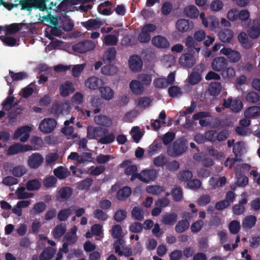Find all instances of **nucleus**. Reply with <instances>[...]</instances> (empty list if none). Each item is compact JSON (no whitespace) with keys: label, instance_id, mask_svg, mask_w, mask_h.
Returning <instances> with one entry per match:
<instances>
[{"label":"nucleus","instance_id":"nucleus-1","mask_svg":"<svg viewBox=\"0 0 260 260\" xmlns=\"http://www.w3.org/2000/svg\"><path fill=\"white\" fill-rule=\"evenodd\" d=\"M188 148V142L184 138L176 139L172 145L168 146L167 152L170 156L175 157L182 155Z\"/></svg>","mask_w":260,"mask_h":260},{"label":"nucleus","instance_id":"nucleus-2","mask_svg":"<svg viewBox=\"0 0 260 260\" xmlns=\"http://www.w3.org/2000/svg\"><path fill=\"white\" fill-rule=\"evenodd\" d=\"M157 172L153 169H148L142 171L140 174H136L132 180L138 178L140 181L144 183H148L149 181H154L157 176Z\"/></svg>","mask_w":260,"mask_h":260},{"label":"nucleus","instance_id":"nucleus-3","mask_svg":"<svg viewBox=\"0 0 260 260\" xmlns=\"http://www.w3.org/2000/svg\"><path fill=\"white\" fill-rule=\"evenodd\" d=\"M95 46L92 41L84 40L73 45L72 49L75 52L82 54L93 50Z\"/></svg>","mask_w":260,"mask_h":260},{"label":"nucleus","instance_id":"nucleus-4","mask_svg":"<svg viewBox=\"0 0 260 260\" xmlns=\"http://www.w3.org/2000/svg\"><path fill=\"white\" fill-rule=\"evenodd\" d=\"M25 21H23L21 23H12L6 27V35H12L15 34L21 30V29L25 26V28L29 31L32 32L34 29V27L31 23H26Z\"/></svg>","mask_w":260,"mask_h":260},{"label":"nucleus","instance_id":"nucleus-5","mask_svg":"<svg viewBox=\"0 0 260 260\" xmlns=\"http://www.w3.org/2000/svg\"><path fill=\"white\" fill-rule=\"evenodd\" d=\"M21 6V10H26L28 11L32 10V8L38 9L40 11H44L40 0H19L18 6Z\"/></svg>","mask_w":260,"mask_h":260},{"label":"nucleus","instance_id":"nucleus-6","mask_svg":"<svg viewBox=\"0 0 260 260\" xmlns=\"http://www.w3.org/2000/svg\"><path fill=\"white\" fill-rule=\"evenodd\" d=\"M57 122L55 119L48 118L43 119L40 123L39 129L45 134L51 133L56 127Z\"/></svg>","mask_w":260,"mask_h":260},{"label":"nucleus","instance_id":"nucleus-7","mask_svg":"<svg viewBox=\"0 0 260 260\" xmlns=\"http://www.w3.org/2000/svg\"><path fill=\"white\" fill-rule=\"evenodd\" d=\"M220 52L225 55L229 61L232 63L238 62L241 58L240 53L232 48L223 47L220 50Z\"/></svg>","mask_w":260,"mask_h":260},{"label":"nucleus","instance_id":"nucleus-8","mask_svg":"<svg viewBox=\"0 0 260 260\" xmlns=\"http://www.w3.org/2000/svg\"><path fill=\"white\" fill-rule=\"evenodd\" d=\"M193 53L188 52L182 54L179 58V64L184 68H191L196 63V58Z\"/></svg>","mask_w":260,"mask_h":260},{"label":"nucleus","instance_id":"nucleus-9","mask_svg":"<svg viewBox=\"0 0 260 260\" xmlns=\"http://www.w3.org/2000/svg\"><path fill=\"white\" fill-rule=\"evenodd\" d=\"M44 160L42 154L39 153H34L28 157L27 162L30 168L37 169L42 165Z\"/></svg>","mask_w":260,"mask_h":260},{"label":"nucleus","instance_id":"nucleus-10","mask_svg":"<svg viewBox=\"0 0 260 260\" xmlns=\"http://www.w3.org/2000/svg\"><path fill=\"white\" fill-rule=\"evenodd\" d=\"M94 1L95 0H70V4L74 6L80 5L77 10L82 12H86L92 8L89 3Z\"/></svg>","mask_w":260,"mask_h":260},{"label":"nucleus","instance_id":"nucleus-11","mask_svg":"<svg viewBox=\"0 0 260 260\" xmlns=\"http://www.w3.org/2000/svg\"><path fill=\"white\" fill-rule=\"evenodd\" d=\"M128 63L130 69L134 72L140 71L143 66L141 57L137 55H133L130 56Z\"/></svg>","mask_w":260,"mask_h":260},{"label":"nucleus","instance_id":"nucleus-12","mask_svg":"<svg viewBox=\"0 0 260 260\" xmlns=\"http://www.w3.org/2000/svg\"><path fill=\"white\" fill-rule=\"evenodd\" d=\"M152 44L158 48L166 49L169 47L170 43L167 39L160 35H157L152 38Z\"/></svg>","mask_w":260,"mask_h":260},{"label":"nucleus","instance_id":"nucleus-13","mask_svg":"<svg viewBox=\"0 0 260 260\" xmlns=\"http://www.w3.org/2000/svg\"><path fill=\"white\" fill-rule=\"evenodd\" d=\"M73 193L72 188L68 186L62 187L59 189L56 195V200L59 202H63L68 199Z\"/></svg>","mask_w":260,"mask_h":260},{"label":"nucleus","instance_id":"nucleus-14","mask_svg":"<svg viewBox=\"0 0 260 260\" xmlns=\"http://www.w3.org/2000/svg\"><path fill=\"white\" fill-rule=\"evenodd\" d=\"M185 45L187 51L189 52L194 53L196 52L199 53L201 50V48L198 46V43L191 36H188L186 38Z\"/></svg>","mask_w":260,"mask_h":260},{"label":"nucleus","instance_id":"nucleus-15","mask_svg":"<svg viewBox=\"0 0 260 260\" xmlns=\"http://www.w3.org/2000/svg\"><path fill=\"white\" fill-rule=\"evenodd\" d=\"M176 24L177 30L181 32H185L191 29L194 26L191 21L184 19L177 20Z\"/></svg>","mask_w":260,"mask_h":260},{"label":"nucleus","instance_id":"nucleus-16","mask_svg":"<svg viewBox=\"0 0 260 260\" xmlns=\"http://www.w3.org/2000/svg\"><path fill=\"white\" fill-rule=\"evenodd\" d=\"M81 25L87 30L97 29L103 25L100 18L90 19L86 21L82 22Z\"/></svg>","mask_w":260,"mask_h":260},{"label":"nucleus","instance_id":"nucleus-17","mask_svg":"<svg viewBox=\"0 0 260 260\" xmlns=\"http://www.w3.org/2000/svg\"><path fill=\"white\" fill-rule=\"evenodd\" d=\"M227 63L228 62L224 57H216L212 61V68L215 71H222L226 68Z\"/></svg>","mask_w":260,"mask_h":260},{"label":"nucleus","instance_id":"nucleus-18","mask_svg":"<svg viewBox=\"0 0 260 260\" xmlns=\"http://www.w3.org/2000/svg\"><path fill=\"white\" fill-rule=\"evenodd\" d=\"M74 91L75 88L70 81H65L59 87L60 94L63 97L68 96L70 94L73 93Z\"/></svg>","mask_w":260,"mask_h":260},{"label":"nucleus","instance_id":"nucleus-19","mask_svg":"<svg viewBox=\"0 0 260 260\" xmlns=\"http://www.w3.org/2000/svg\"><path fill=\"white\" fill-rule=\"evenodd\" d=\"M129 88L132 92L137 95L142 94L144 91V86L138 80H133L131 81Z\"/></svg>","mask_w":260,"mask_h":260},{"label":"nucleus","instance_id":"nucleus-20","mask_svg":"<svg viewBox=\"0 0 260 260\" xmlns=\"http://www.w3.org/2000/svg\"><path fill=\"white\" fill-rule=\"evenodd\" d=\"M233 31L228 28L222 29L218 33L220 40L223 43L230 42L233 38Z\"/></svg>","mask_w":260,"mask_h":260},{"label":"nucleus","instance_id":"nucleus-21","mask_svg":"<svg viewBox=\"0 0 260 260\" xmlns=\"http://www.w3.org/2000/svg\"><path fill=\"white\" fill-rule=\"evenodd\" d=\"M53 174L56 178L62 180L69 176L71 172L63 166H59L53 170Z\"/></svg>","mask_w":260,"mask_h":260},{"label":"nucleus","instance_id":"nucleus-22","mask_svg":"<svg viewBox=\"0 0 260 260\" xmlns=\"http://www.w3.org/2000/svg\"><path fill=\"white\" fill-rule=\"evenodd\" d=\"M95 123L105 127H110L112 124V121L108 116L105 115H98L94 117Z\"/></svg>","mask_w":260,"mask_h":260},{"label":"nucleus","instance_id":"nucleus-23","mask_svg":"<svg viewBox=\"0 0 260 260\" xmlns=\"http://www.w3.org/2000/svg\"><path fill=\"white\" fill-rule=\"evenodd\" d=\"M257 221L255 216L250 215L245 217L242 222V226L245 230H249L253 228Z\"/></svg>","mask_w":260,"mask_h":260},{"label":"nucleus","instance_id":"nucleus-24","mask_svg":"<svg viewBox=\"0 0 260 260\" xmlns=\"http://www.w3.org/2000/svg\"><path fill=\"white\" fill-rule=\"evenodd\" d=\"M56 251V249L51 247L44 248L39 255L40 260L51 259L55 254Z\"/></svg>","mask_w":260,"mask_h":260},{"label":"nucleus","instance_id":"nucleus-25","mask_svg":"<svg viewBox=\"0 0 260 260\" xmlns=\"http://www.w3.org/2000/svg\"><path fill=\"white\" fill-rule=\"evenodd\" d=\"M132 193L130 187L124 186L120 189L116 193V199L121 201H125Z\"/></svg>","mask_w":260,"mask_h":260},{"label":"nucleus","instance_id":"nucleus-26","mask_svg":"<svg viewBox=\"0 0 260 260\" xmlns=\"http://www.w3.org/2000/svg\"><path fill=\"white\" fill-rule=\"evenodd\" d=\"M238 18L242 21L243 26L245 27H248L250 23L251 20L249 19L250 14L248 10H243L241 11H238Z\"/></svg>","mask_w":260,"mask_h":260},{"label":"nucleus","instance_id":"nucleus-27","mask_svg":"<svg viewBox=\"0 0 260 260\" xmlns=\"http://www.w3.org/2000/svg\"><path fill=\"white\" fill-rule=\"evenodd\" d=\"M117 51L114 47H110L105 51L103 56V61L105 63H111L116 57Z\"/></svg>","mask_w":260,"mask_h":260},{"label":"nucleus","instance_id":"nucleus-28","mask_svg":"<svg viewBox=\"0 0 260 260\" xmlns=\"http://www.w3.org/2000/svg\"><path fill=\"white\" fill-rule=\"evenodd\" d=\"M221 88L222 86L220 82H212L209 85L208 92L211 95L215 96L220 93Z\"/></svg>","mask_w":260,"mask_h":260},{"label":"nucleus","instance_id":"nucleus-29","mask_svg":"<svg viewBox=\"0 0 260 260\" xmlns=\"http://www.w3.org/2000/svg\"><path fill=\"white\" fill-rule=\"evenodd\" d=\"M99 128L100 127L88 126L87 137L89 139H96L99 137H102V134Z\"/></svg>","mask_w":260,"mask_h":260},{"label":"nucleus","instance_id":"nucleus-30","mask_svg":"<svg viewBox=\"0 0 260 260\" xmlns=\"http://www.w3.org/2000/svg\"><path fill=\"white\" fill-rule=\"evenodd\" d=\"M238 39L243 48L249 49L252 47V43L249 40L248 36L245 32H240L238 35Z\"/></svg>","mask_w":260,"mask_h":260},{"label":"nucleus","instance_id":"nucleus-31","mask_svg":"<svg viewBox=\"0 0 260 260\" xmlns=\"http://www.w3.org/2000/svg\"><path fill=\"white\" fill-rule=\"evenodd\" d=\"M66 230V225L61 223L54 228L52 234L55 239H59L65 234Z\"/></svg>","mask_w":260,"mask_h":260},{"label":"nucleus","instance_id":"nucleus-32","mask_svg":"<svg viewBox=\"0 0 260 260\" xmlns=\"http://www.w3.org/2000/svg\"><path fill=\"white\" fill-rule=\"evenodd\" d=\"M177 214L174 212L166 214L162 216V222L165 225H172L177 221Z\"/></svg>","mask_w":260,"mask_h":260},{"label":"nucleus","instance_id":"nucleus-33","mask_svg":"<svg viewBox=\"0 0 260 260\" xmlns=\"http://www.w3.org/2000/svg\"><path fill=\"white\" fill-rule=\"evenodd\" d=\"M101 80L95 77H91L88 78L85 82V85L86 87L95 90L98 88Z\"/></svg>","mask_w":260,"mask_h":260},{"label":"nucleus","instance_id":"nucleus-34","mask_svg":"<svg viewBox=\"0 0 260 260\" xmlns=\"http://www.w3.org/2000/svg\"><path fill=\"white\" fill-rule=\"evenodd\" d=\"M99 90L102 98L105 100H110L114 96V91L109 87H101Z\"/></svg>","mask_w":260,"mask_h":260},{"label":"nucleus","instance_id":"nucleus-35","mask_svg":"<svg viewBox=\"0 0 260 260\" xmlns=\"http://www.w3.org/2000/svg\"><path fill=\"white\" fill-rule=\"evenodd\" d=\"M74 211L72 207L67 208L60 210L57 214V218L60 221H64L68 219L69 216Z\"/></svg>","mask_w":260,"mask_h":260},{"label":"nucleus","instance_id":"nucleus-36","mask_svg":"<svg viewBox=\"0 0 260 260\" xmlns=\"http://www.w3.org/2000/svg\"><path fill=\"white\" fill-rule=\"evenodd\" d=\"M184 13L188 17L196 18L199 15V12L196 6L189 5L185 7Z\"/></svg>","mask_w":260,"mask_h":260},{"label":"nucleus","instance_id":"nucleus-37","mask_svg":"<svg viewBox=\"0 0 260 260\" xmlns=\"http://www.w3.org/2000/svg\"><path fill=\"white\" fill-rule=\"evenodd\" d=\"M246 118H251L260 115V108L258 106H251L248 108L244 112Z\"/></svg>","mask_w":260,"mask_h":260},{"label":"nucleus","instance_id":"nucleus-38","mask_svg":"<svg viewBox=\"0 0 260 260\" xmlns=\"http://www.w3.org/2000/svg\"><path fill=\"white\" fill-rule=\"evenodd\" d=\"M255 22L258 23L257 20H253L254 25L250 27L247 30L249 36L252 39L257 38L260 34V27L259 25H255Z\"/></svg>","mask_w":260,"mask_h":260},{"label":"nucleus","instance_id":"nucleus-39","mask_svg":"<svg viewBox=\"0 0 260 260\" xmlns=\"http://www.w3.org/2000/svg\"><path fill=\"white\" fill-rule=\"evenodd\" d=\"M189 227V222L187 219L179 220L175 226V231L177 233H182Z\"/></svg>","mask_w":260,"mask_h":260},{"label":"nucleus","instance_id":"nucleus-40","mask_svg":"<svg viewBox=\"0 0 260 260\" xmlns=\"http://www.w3.org/2000/svg\"><path fill=\"white\" fill-rule=\"evenodd\" d=\"M125 246V241L122 239L119 238L116 240L113 244V247L115 253L117 254L119 256L123 255V251L121 248H123Z\"/></svg>","mask_w":260,"mask_h":260},{"label":"nucleus","instance_id":"nucleus-41","mask_svg":"<svg viewBox=\"0 0 260 260\" xmlns=\"http://www.w3.org/2000/svg\"><path fill=\"white\" fill-rule=\"evenodd\" d=\"M132 216L136 220L142 221L144 219L143 209L139 207H135L132 210Z\"/></svg>","mask_w":260,"mask_h":260},{"label":"nucleus","instance_id":"nucleus-42","mask_svg":"<svg viewBox=\"0 0 260 260\" xmlns=\"http://www.w3.org/2000/svg\"><path fill=\"white\" fill-rule=\"evenodd\" d=\"M93 183V179L87 178L77 183V188L79 190L88 189Z\"/></svg>","mask_w":260,"mask_h":260},{"label":"nucleus","instance_id":"nucleus-43","mask_svg":"<svg viewBox=\"0 0 260 260\" xmlns=\"http://www.w3.org/2000/svg\"><path fill=\"white\" fill-rule=\"evenodd\" d=\"M41 183L38 179L28 180L26 183V188L29 191L37 190L41 187Z\"/></svg>","mask_w":260,"mask_h":260},{"label":"nucleus","instance_id":"nucleus-44","mask_svg":"<svg viewBox=\"0 0 260 260\" xmlns=\"http://www.w3.org/2000/svg\"><path fill=\"white\" fill-rule=\"evenodd\" d=\"M31 145L34 147V150H39L44 146V143L42 139L39 137L34 136L30 140Z\"/></svg>","mask_w":260,"mask_h":260},{"label":"nucleus","instance_id":"nucleus-45","mask_svg":"<svg viewBox=\"0 0 260 260\" xmlns=\"http://www.w3.org/2000/svg\"><path fill=\"white\" fill-rule=\"evenodd\" d=\"M168 93L172 98L180 97L182 94L181 88L176 85H172L168 89Z\"/></svg>","mask_w":260,"mask_h":260},{"label":"nucleus","instance_id":"nucleus-46","mask_svg":"<svg viewBox=\"0 0 260 260\" xmlns=\"http://www.w3.org/2000/svg\"><path fill=\"white\" fill-rule=\"evenodd\" d=\"M0 40L8 46L13 47L18 45L17 44V41L15 38L7 36L6 35L0 36Z\"/></svg>","mask_w":260,"mask_h":260},{"label":"nucleus","instance_id":"nucleus-47","mask_svg":"<svg viewBox=\"0 0 260 260\" xmlns=\"http://www.w3.org/2000/svg\"><path fill=\"white\" fill-rule=\"evenodd\" d=\"M9 75L11 76L12 80L14 81L21 80L28 77V74L25 72L14 73L11 70H9Z\"/></svg>","mask_w":260,"mask_h":260},{"label":"nucleus","instance_id":"nucleus-48","mask_svg":"<svg viewBox=\"0 0 260 260\" xmlns=\"http://www.w3.org/2000/svg\"><path fill=\"white\" fill-rule=\"evenodd\" d=\"M47 206L43 202H39L34 205L32 209V213L34 215L43 212L46 209Z\"/></svg>","mask_w":260,"mask_h":260},{"label":"nucleus","instance_id":"nucleus-49","mask_svg":"<svg viewBox=\"0 0 260 260\" xmlns=\"http://www.w3.org/2000/svg\"><path fill=\"white\" fill-rule=\"evenodd\" d=\"M192 177V173L189 170L180 171L178 175V179L183 182H188Z\"/></svg>","mask_w":260,"mask_h":260},{"label":"nucleus","instance_id":"nucleus-50","mask_svg":"<svg viewBox=\"0 0 260 260\" xmlns=\"http://www.w3.org/2000/svg\"><path fill=\"white\" fill-rule=\"evenodd\" d=\"M59 155L55 152L49 153L46 155L45 161L46 165L51 167L54 164L55 161L58 159Z\"/></svg>","mask_w":260,"mask_h":260},{"label":"nucleus","instance_id":"nucleus-51","mask_svg":"<svg viewBox=\"0 0 260 260\" xmlns=\"http://www.w3.org/2000/svg\"><path fill=\"white\" fill-rule=\"evenodd\" d=\"M162 148V143H157L156 141L149 146L148 154L149 156H152L158 153Z\"/></svg>","mask_w":260,"mask_h":260},{"label":"nucleus","instance_id":"nucleus-52","mask_svg":"<svg viewBox=\"0 0 260 260\" xmlns=\"http://www.w3.org/2000/svg\"><path fill=\"white\" fill-rule=\"evenodd\" d=\"M260 96L258 94L254 91L248 92L245 97L246 101L250 104H255L259 100Z\"/></svg>","mask_w":260,"mask_h":260},{"label":"nucleus","instance_id":"nucleus-53","mask_svg":"<svg viewBox=\"0 0 260 260\" xmlns=\"http://www.w3.org/2000/svg\"><path fill=\"white\" fill-rule=\"evenodd\" d=\"M237 181L236 185L238 186H245L248 183V178L241 173H236Z\"/></svg>","mask_w":260,"mask_h":260},{"label":"nucleus","instance_id":"nucleus-54","mask_svg":"<svg viewBox=\"0 0 260 260\" xmlns=\"http://www.w3.org/2000/svg\"><path fill=\"white\" fill-rule=\"evenodd\" d=\"M118 39L114 35H107L104 38V44L106 46H115L117 44Z\"/></svg>","mask_w":260,"mask_h":260},{"label":"nucleus","instance_id":"nucleus-55","mask_svg":"<svg viewBox=\"0 0 260 260\" xmlns=\"http://www.w3.org/2000/svg\"><path fill=\"white\" fill-rule=\"evenodd\" d=\"M240 223L237 220H233L230 222L229 225V231L232 234H238L240 230Z\"/></svg>","mask_w":260,"mask_h":260},{"label":"nucleus","instance_id":"nucleus-56","mask_svg":"<svg viewBox=\"0 0 260 260\" xmlns=\"http://www.w3.org/2000/svg\"><path fill=\"white\" fill-rule=\"evenodd\" d=\"M202 79L201 75L197 72H192L188 77V83L191 85L198 83Z\"/></svg>","mask_w":260,"mask_h":260},{"label":"nucleus","instance_id":"nucleus-57","mask_svg":"<svg viewBox=\"0 0 260 260\" xmlns=\"http://www.w3.org/2000/svg\"><path fill=\"white\" fill-rule=\"evenodd\" d=\"M244 148V143L239 141L236 142L233 146V152L235 155L242 156Z\"/></svg>","mask_w":260,"mask_h":260},{"label":"nucleus","instance_id":"nucleus-58","mask_svg":"<svg viewBox=\"0 0 260 260\" xmlns=\"http://www.w3.org/2000/svg\"><path fill=\"white\" fill-rule=\"evenodd\" d=\"M57 182V178L53 176L46 177L43 181L44 186L47 188L54 187Z\"/></svg>","mask_w":260,"mask_h":260},{"label":"nucleus","instance_id":"nucleus-59","mask_svg":"<svg viewBox=\"0 0 260 260\" xmlns=\"http://www.w3.org/2000/svg\"><path fill=\"white\" fill-rule=\"evenodd\" d=\"M137 80L141 82L143 85H148L151 82V77L150 75L146 74H139L137 76Z\"/></svg>","mask_w":260,"mask_h":260},{"label":"nucleus","instance_id":"nucleus-60","mask_svg":"<svg viewBox=\"0 0 260 260\" xmlns=\"http://www.w3.org/2000/svg\"><path fill=\"white\" fill-rule=\"evenodd\" d=\"M153 84L156 88H166L169 86L168 82L167 81V79L164 78H159L154 79Z\"/></svg>","mask_w":260,"mask_h":260},{"label":"nucleus","instance_id":"nucleus-61","mask_svg":"<svg viewBox=\"0 0 260 260\" xmlns=\"http://www.w3.org/2000/svg\"><path fill=\"white\" fill-rule=\"evenodd\" d=\"M127 216V212L125 210L120 209L117 210L114 215V219L118 222H120L124 220Z\"/></svg>","mask_w":260,"mask_h":260},{"label":"nucleus","instance_id":"nucleus-62","mask_svg":"<svg viewBox=\"0 0 260 260\" xmlns=\"http://www.w3.org/2000/svg\"><path fill=\"white\" fill-rule=\"evenodd\" d=\"M22 145L19 143H15L9 147L7 153L9 155H14L21 152Z\"/></svg>","mask_w":260,"mask_h":260},{"label":"nucleus","instance_id":"nucleus-63","mask_svg":"<svg viewBox=\"0 0 260 260\" xmlns=\"http://www.w3.org/2000/svg\"><path fill=\"white\" fill-rule=\"evenodd\" d=\"M115 135L113 133H110L106 136L102 137L99 140V143L102 144H108L113 142L115 140Z\"/></svg>","mask_w":260,"mask_h":260},{"label":"nucleus","instance_id":"nucleus-64","mask_svg":"<svg viewBox=\"0 0 260 260\" xmlns=\"http://www.w3.org/2000/svg\"><path fill=\"white\" fill-rule=\"evenodd\" d=\"M93 215L95 218L101 221H106L108 218V215L101 209L95 210L93 213Z\"/></svg>","mask_w":260,"mask_h":260}]
</instances>
